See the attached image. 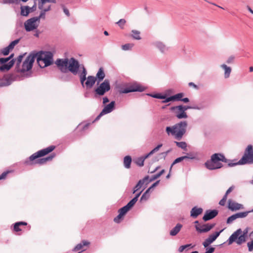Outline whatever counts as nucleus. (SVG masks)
I'll return each instance as SVG.
<instances>
[{
	"instance_id": "41",
	"label": "nucleus",
	"mask_w": 253,
	"mask_h": 253,
	"mask_svg": "<svg viewBox=\"0 0 253 253\" xmlns=\"http://www.w3.org/2000/svg\"><path fill=\"white\" fill-rule=\"evenodd\" d=\"M20 40L17 39L16 40H14V41L12 42L8 46H7L8 48L11 50L14 46L19 42Z\"/></svg>"
},
{
	"instance_id": "43",
	"label": "nucleus",
	"mask_w": 253,
	"mask_h": 253,
	"mask_svg": "<svg viewBox=\"0 0 253 253\" xmlns=\"http://www.w3.org/2000/svg\"><path fill=\"white\" fill-rule=\"evenodd\" d=\"M142 192V191L139 192L138 193H137L135 197H134L131 201H129V202L133 205L135 204V203L137 201L138 197L140 196L141 193Z\"/></svg>"
},
{
	"instance_id": "17",
	"label": "nucleus",
	"mask_w": 253,
	"mask_h": 253,
	"mask_svg": "<svg viewBox=\"0 0 253 253\" xmlns=\"http://www.w3.org/2000/svg\"><path fill=\"white\" fill-rule=\"evenodd\" d=\"M171 110L173 111L175 116L179 119L187 118L186 113L182 110V105L172 107L171 108Z\"/></svg>"
},
{
	"instance_id": "5",
	"label": "nucleus",
	"mask_w": 253,
	"mask_h": 253,
	"mask_svg": "<svg viewBox=\"0 0 253 253\" xmlns=\"http://www.w3.org/2000/svg\"><path fill=\"white\" fill-rule=\"evenodd\" d=\"M37 62L41 68H44L53 63V54L49 51H41L37 54Z\"/></svg>"
},
{
	"instance_id": "58",
	"label": "nucleus",
	"mask_w": 253,
	"mask_h": 253,
	"mask_svg": "<svg viewBox=\"0 0 253 253\" xmlns=\"http://www.w3.org/2000/svg\"><path fill=\"white\" fill-rule=\"evenodd\" d=\"M159 182H160V180L157 181L156 182H155L154 184H153L150 187H149V188H150V190L153 189L155 186L158 185V184H159Z\"/></svg>"
},
{
	"instance_id": "62",
	"label": "nucleus",
	"mask_w": 253,
	"mask_h": 253,
	"mask_svg": "<svg viewBox=\"0 0 253 253\" xmlns=\"http://www.w3.org/2000/svg\"><path fill=\"white\" fill-rule=\"evenodd\" d=\"M109 101L108 98L107 97H104L103 98V103L105 104L106 103Z\"/></svg>"
},
{
	"instance_id": "23",
	"label": "nucleus",
	"mask_w": 253,
	"mask_h": 253,
	"mask_svg": "<svg viewBox=\"0 0 253 253\" xmlns=\"http://www.w3.org/2000/svg\"><path fill=\"white\" fill-rule=\"evenodd\" d=\"M47 2L55 3L56 0H41L39 3V8L44 11H49L50 9V5H48L47 7H44V5Z\"/></svg>"
},
{
	"instance_id": "45",
	"label": "nucleus",
	"mask_w": 253,
	"mask_h": 253,
	"mask_svg": "<svg viewBox=\"0 0 253 253\" xmlns=\"http://www.w3.org/2000/svg\"><path fill=\"white\" fill-rule=\"evenodd\" d=\"M126 23V20L124 19H121L116 23V24H117L119 25V26L122 29L124 28V26Z\"/></svg>"
},
{
	"instance_id": "24",
	"label": "nucleus",
	"mask_w": 253,
	"mask_h": 253,
	"mask_svg": "<svg viewBox=\"0 0 253 253\" xmlns=\"http://www.w3.org/2000/svg\"><path fill=\"white\" fill-rule=\"evenodd\" d=\"M89 244L90 243L89 242L84 240L82 242V243L77 245V246L73 249V251L74 252H77L80 250H82V251H84L85 249H84V247L88 246Z\"/></svg>"
},
{
	"instance_id": "60",
	"label": "nucleus",
	"mask_w": 253,
	"mask_h": 253,
	"mask_svg": "<svg viewBox=\"0 0 253 253\" xmlns=\"http://www.w3.org/2000/svg\"><path fill=\"white\" fill-rule=\"evenodd\" d=\"M214 251V248H210L205 253H212Z\"/></svg>"
},
{
	"instance_id": "4",
	"label": "nucleus",
	"mask_w": 253,
	"mask_h": 253,
	"mask_svg": "<svg viewBox=\"0 0 253 253\" xmlns=\"http://www.w3.org/2000/svg\"><path fill=\"white\" fill-rule=\"evenodd\" d=\"M220 161L226 163L227 160L222 154L215 153L211 156V160L207 161L205 165L208 169L211 170L219 169L222 167Z\"/></svg>"
},
{
	"instance_id": "14",
	"label": "nucleus",
	"mask_w": 253,
	"mask_h": 253,
	"mask_svg": "<svg viewBox=\"0 0 253 253\" xmlns=\"http://www.w3.org/2000/svg\"><path fill=\"white\" fill-rule=\"evenodd\" d=\"M145 87L138 84H133L128 87L121 89L119 91L121 93H127L130 92L143 91L145 90Z\"/></svg>"
},
{
	"instance_id": "32",
	"label": "nucleus",
	"mask_w": 253,
	"mask_h": 253,
	"mask_svg": "<svg viewBox=\"0 0 253 253\" xmlns=\"http://www.w3.org/2000/svg\"><path fill=\"white\" fill-rule=\"evenodd\" d=\"M83 72L80 74V81L82 84L84 85V82L86 80V71L84 67H83Z\"/></svg>"
},
{
	"instance_id": "50",
	"label": "nucleus",
	"mask_w": 253,
	"mask_h": 253,
	"mask_svg": "<svg viewBox=\"0 0 253 253\" xmlns=\"http://www.w3.org/2000/svg\"><path fill=\"white\" fill-rule=\"evenodd\" d=\"M248 247L250 252H251L253 250V240L251 242L248 243Z\"/></svg>"
},
{
	"instance_id": "55",
	"label": "nucleus",
	"mask_w": 253,
	"mask_h": 253,
	"mask_svg": "<svg viewBox=\"0 0 253 253\" xmlns=\"http://www.w3.org/2000/svg\"><path fill=\"white\" fill-rule=\"evenodd\" d=\"M173 101L172 96L167 98L165 100L163 101V103H167L168 102Z\"/></svg>"
},
{
	"instance_id": "13",
	"label": "nucleus",
	"mask_w": 253,
	"mask_h": 253,
	"mask_svg": "<svg viewBox=\"0 0 253 253\" xmlns=\"http://www.w3.org/2000/svg\"><path fill=\"white\" fill-rule=\"evenodd\" d=\"M195 224H196L195 228L196 231L199 233H205L211 230L214 226V224H201L199 223L198 221H195L194 222Z\"/></svg>"
},
{
	"instance_id": "53",
	"label": "nucleus",
	"mask_w": 253,
	"mask_h": 253,
	"mask_svg": "<svg viewBox=\"0 0 253 253\" xmlns=\"http://www.w3.org/2000/svg\"><path fill=\"white\" fill-rule=\"evenodd\" d=\"M234 187L231 186L230 187L226 192L225 194L224 195H226L227 197V195L231 192L234 189Z\"/></svg>"
},
{
	"instance_id": "33",
	"label": "nucleus",
	"mask_w": 253,
	"mask_h": 253,
	"mask_svg": "<svg viewBox=\"0 0 253 253\" xmlns=\"http://www.w3.org/2000/svg\"><path fill=\"white\" fill-rule=\"evenodd\" d=\"M187 158H189V159H194L195 158L194 157H188V156H183V157H179L177 159H176L174 162L172 163L171 166V167L170 168V171H171V168H172V167L176 163H179L180 162H181L182 161H183V160L185 159H187Z\"/></svg>"
},
{
	"instance_id": "57",
	"label": "nucleus",
	"mask_w": 253,
	"mask_h": 253,
	"mask_svg": "<svg viewBox=\"0 0 253 253\" xmlns=\"http://www.w3.org/2000/svg\"><path fill=\"white\" fill-rule=\"evenodd\" d=\"M186 246H187L185 245L180 246L178 249V251L180 253L182 252L185 249H186Z\"/></svg>"
},
{
	"instance_id": "27",
	"label": "nucleus",
	"mask_w": 253,
	"mask_h": 253,
	"mask_svg": "<svg viewBox=\"0 0 253 253\" xmlns=\"http://www.w3.org/2000/svg\"><path fill=\"white\" fill-rule=\"evenodd\" d=\"M148 178L149 176H145L143 179L140 180L137 183V184L136 185V186L134 187L133 189V193H135L137 191L140 190L142 187V185L144 184V182L148 180Z\"/></svg>"
},
{
	"instance_id": "35",
	"label": "nucleus",
	"mask_w": 253,
	"mask_h": 253,
	"mask_svg": "<svg viewBox=\"0 0 253 253\" xmlns=\"http://www.w3.org/2000/svg\"><path fill=\"white\" fill-rule=\"evenodd\" d=\"M131 33H132L131 37L134 39L139 40L141 39V37L140 36V32L139 31L133 30H132Z\"/></svg>"
},
{
	"instance_id": "51",
	"label": "nucleus",
	"mask_w": 253,
	"mask_h": 253,
	"mask_svg": "<svg viewBox=\"0 0 253 253\" xmlns=\"http://www.w3.org/2000/svg\"><path fill=\"white\" fill-rule=\"evenodd\" d=\"M47 11H44V10H42L40 16L39 17H36L37 18H39V22L40 21V19L41 18H44L45 16V12Z\"/></svg>"
},
{
	"instance_id": "59",
	"label": "nucleus",
	"mask_w": 253,
	"mask_h": 253,
	"mask_svg": "<svg viewBox=\"0 0 253 253\" xmlns=\"http://www.w3.org/2000/svg\"><path fill=\"white\" fill-rule=\"evenodd\" d=\"M182 110H183V111L184 112H185V111H186L187 110H188V109H191L192 108V107H190V106H182Z\"/></svg>"
},
{
	"instance_id": "10",
	"label": "nucleus",
	"mask_w": 253,
	"mask_h": 253,
	"mask_svg": "<svg viewBox=\"0 0 253 253\" xmlns=\"http://www.w3.org/2000/svg\"><path fill=\"white\" fill-rule=\"evenodd\" d=\"M110 89V82L108 80H105L95 89V93L99 95H103L105 92Z\"/></svg>"
},
{
	"instance_id": "21",
	"label": "nucleus",
	"mask_w": 253,
	"mask_h": 253,
	"mask_svg": "<svg viewBox=\"0 0 253 253\" xmlns=\"http://www.w3.org/2000/svg\"><path fill=\"white\" fill-rule=\"evenodd\" d=\"M27 224L28 223L24 221L17 222L13 224V231L18 233V235H20L23 227L27 226Z\"/></svg>"
},
{
	"instance_id": "47",
	"label": "nucleus",
	"mask_w": 253,
	"mask_h": 253,
	"mask_svg": "<svg viewBox=\"0 0 253 253\" xmlns=\"http://www.w3.org/2000/svg\"><path fill=\"white\" fill-rule=\"evenodd\" d=\"M237 218H236V217L234 214L229 216L227 220V223L228 224H230L231 223H232L233 221H234L235 220H236Z\"/></svg>"
},
{
	"instance_id": "2",
	"label": "nucleus",
	"mask_w": 253,
	"mask_h": 253,
	"mask_svg": "<svg viewBox=\"0 0 253 253\" xmlns=\"http://www.w3.org/2000/svg\"><path fill=\"white\" fill-rule=\"evenodd\" d=\"M55 63L62 72L66 73L69 70L74 75L77 74L80 67L78 61L74 58L70 60L57 59Z\"/></svg>"
},
{
	"instance_id": "16",
	"label": "nucleus",
	"mask_w": 253,
	"mask_h": 253,
	"mask_svg": "<svg viewBox=\"0 0 253 253\" xmlns=\"http://www.w3.org/2000/svg\"><path fill=\"white\" fill-rule=\"evenodd\" d=\"M162 144L158 145L157 147L154 148L152 151H151L148 154L145 155L144 157L138 158L136 160V164L140 167L143 166L144 165V160L146 158H147L149 156L152 155L155 152H157L160 149V148L162 146Z\"/></svg>"
},
{
	"instance_id": "54",
	"label": "nucleus",
	"mask_w": 253,
	"mask_h": 253,
	"mask_svg": "<svg viewBox=\"0 0 253 253\" xmlns=\"http://www.w3.org/2000/svg\"><path fill=\"white\" fill-rule=\"evenodd\" d=\"M188 85L190 87H193L195 89H198V86L192 82H190L188 84Z\"/></svg>"
},
{
	"instance_id": "39",
	"label": "nucleus",
	"mask_w": 253,
	"mask_h": 253,
	"mask_svg": "<svg viewBox=\"0 0 253 253\" xmlns=\"http://www.w3.org/2000/svg\"><path fill=\"white\" fill-rule=\"evenodd\" d=\"M134 46L133 43H126L122 46V48L124 50L131 49Z\"/></svg>"
},
{
	"instance_id": "12",
	"label": "nucleus",
	"mask_w": 253,
	"mask_h": 253,
	"mask_svg": "<svg viewBox=\"0 0 253 253\" xmlns=\"http://www.w3.org/2000/svg\"><path fill=\"white\" fill-rule=\"evenodd\" d=\"M133 206L129 202L127 204L119 210V214L114 219V221L116 223H119L124 215L133 207Z\"/></svg>"
},
{
	"instance_id": "42",
	"label": "nucleus",
	"mask_w": 253,
	"mask_h": 253,
	"mask_svg": "<svg viewBox=\"0 0 253 253\" xmlns=\"http://www.w3.org/2000/svg\"><path fill=\"white\" fill-rule=\"evenodd\" d=\"M90 125V123H86L85 124L82 123L79 125L78 127H82V128L81 129V131H84V130L87 129Z\"/></svg>"
},
{
	"instance_id": "52",
	"label": "nucleus",
	"mask_w": 253,
	"mask_h": 253,
	"mask_svg": "<svg viewBox=\"0 0 253 253\" xmlns=\"http://www.w3.org/2000/svg\"><path fill=\"white\" fill-rule=\"evenodd\" d=\"M160 176L159 175L158 173L155 174V175H154L152 176V177L151 178V179H150L149 181L150 182H151L156 179H157L158 178H159Z\"/></svg>"
},
{
	"instance_id": "63",
	"label": "nucleus",
	"mask_w": 253,
	"mask_h": 253,
	"mask_svg": "<svg viewBox=\"0 0 253 253\" xmlns=\"http://www.w3.org/2000/svg\"><path fill=\"white\" fill-rule=\"evenodd\" d=\"M64 12L68 16H69V11L67 9L64 8Z\"/></svg>"
},
{
	"instance_id": "38",
	"label": "nucleus",
	"mask_w": 253,
	"mask_h": 253,
	"mask_svg": "<svg viewBox=\"0 0 253 253\" xmlns=\"http://www.w3.org/2000/svg\"><path fill=\"white\" fill-rule=\"evenodd\" d=\"M177 147L182 148V149L186 150L187 147V144L185 142H175Z\"/></svg>"
},
{
	"instance_id": "9",
	"label": "nucleus",
	"mask_w": 253,
	"mask_h": 253,
	"mask_svg": "<svg viewBox=\"0 0 253 253\" xmlns=\"http://www.w3.org/2000/svg\"><path fill=\"white\" fill-rule=\"evenodd\" d=\"M35 59V56L33 55H29L24 61L22 68L19 69V71L24 73L29 71L33 66V63Z\"/></svg>"
},
{
	"instance_id": "46",
	"label": "nucleus",
	"mask_w": 253,
	"mask_h": 253,
	"mask_svg": "<svg viewBox=\"0 0 253 253\" xmlns=\"http://www.w3.org/2000/svg\"><path fill=\"white\" fill-rule=\"evenodd\" d=\"M12 170H7L6 171L3 172L0 175V180L4 179L6 178L7 174L9 173L12 172Z\"/></svg>"
},
{
	"instance_id": "36",
	"label": "nucleus",
	"mask_w": 253,
	"mask_h": 253,
	"mask_svg": "<svg viewBox=\"0 0 253 253\" xmlns=\"http://www.w3.org/2000/svg\"><path fill=\"white\" fill-rule=\"evenodd\" d=\"M249 212L250 211L238 212V213H235V215L237 219L239 218H244L248 215Z\"/></svg>"
},
{
	"instance_id": "30",
	"label": "nucleus",
	"mask_w": 253,
	"mask_h": 253,
	"mask_svg": "<svg viewBox=\"0 0 253 253\" xmlns=\"http://www.w3.org/2000/svg\"><path fill=\"white\" fill-rule=\"evenodd\" d=\"M221 67L224 70V77L228 78L230 76V74L231 72V69L230 67H228L225 64L221 65Z\"/></svg>"
},
{
	"instance_id": "34",
	"label": "nucleus",
	"mask_w": 253,
	"mask_h": 253,
	"mask_svg": "<svg viewBox=\"0 0 253 253\" xmlns=\"http://www.w3.org/2000/svg\"><path fill=\"white\" fill-rule=\"evenodd\" d=\"M30 7L28 6H21V14L23 16H27L30 13Z\"/></svg>"
},
{
	"instance_id": "44",
	"label": "nucleus",
	"mask_w": 253,
	"mask_h": 253,
	"mask_svg": "<svg viewBox=\"0 0 253 253\" xmlns=\"http://www.w3.org/2000/svg\"><path fill=\"white\" fill-rule=\"evenodd\" d=\"M173 100H181V98L183 96V93H177L173 96H172Z\"/></svg>"
},
{
	"instance_id": "48",
	"label": "nucleus",
	"mask_w": 253,
	"mask_h": 253,
	"mask_svg": "<svg viewBox=\"0 0 253 253\" xmlns=\"http://www.w3.org/2000/svg\"><path fill=\"white\" fill-rule=\"evenodd\" d=\"M10 50L8 48V47H6L4 48H3L1 50V53L4 55H7L9 54V52H10Z\"/></svg>"
},
{
	"instance_id": "11",
	"label": "nucleus",
	"mask_w": 253,
	"mask_h": 253,
	"mask_svg": "<svg viewBox=\"0 0 253 253\" xmlns=\"http://www.w3.org/2000/svg\"><path fill=\"white\" fill-rule=\"evenodd\" d=\"M23 56L24 55H20L15 60L12 59L7 64L1 65L0 66V70L1 71L9 70L13 66L14 62L16 63L17 66H19L23 59Z\"/></svg>"
},
{
	"instance_id": "19",
	"label": "nucleus",
	"mask_w": 253,
	"mask_h": 253,
	"mask_svg": "<svg viewBox=\"0 0 253 253\" xmlns=\"http://www.w3.org/2000/svg\"><path fill=\"white\" fill-rule=\"evenodd\" d=\"M222 231V230H221L219 232H216L214 234L210 235L209 238L206 239V240L203 243V246L205 248L207 247L210 244H211L216 240Z\"/></svg>"
},
{
	"instance_id": "6",
	"label": "nucleus",
	"mask_w": 253,
	"mask_h": 253,
	"mask_svg": "<svg viewBox=\"0 0 253 253\" xmlns=\"http://www.w3.org/2000/svg\"><path fill=\"white\" fill-rule=\"evenodd\" d=\"M253 163V147L249 145L246 149L242 159L237 163H229L228 166L232 167L237 164L244 165Z\"/></svg>"
},
{
	"instance_id": "37",
	"label": "nucleus",
	"mask_w": 253,
	"mask_h": 253,
	"mask_svg": "<svg viewBox=\"0 0 253 253\" xmlns=\"http://www.w3.org/2000/svg\"><path fill=\"white\" fill-rule=\"evenodd\" d=\"M14 54H11L7 58H0V64H5V63L8 62L10 59H11L13 57Z\"/></svg>"
},
{
	"instance_id": "56",
	"label": "nucleus",
	"mask_w": 253,
	"mask_h": 253,
	"mask_svg": "<svg viewBox=\"0 0 253 253\" xmlns=\"http://www.w3.org/2000/svg\"><path fill=\"white\" fill-rule=\"evenodd\" d=\"M153 97L155 98H160V99L166 98V97L165 96L161 95L160 94H156V95H154Z\"/></svg>"
},
{
	"instance_id": "61",
	"label": "nucleus",
	"mask_w": 253,
	"mask_h": 253,
	"mask_svg": "<svg viewBox=\"0 0 253 253\" xmlns=\"http://www.w3.org/2000/svg\"><path fill=\"white\" fill-rule=\"evenodd\" d=\"M234 59V57L233 56H231L230 57L227 61V63H231Z\"/></svg>"
},
{
	"instance_id": "18",
	"label": "nucleus",
	"mask_w": 253,
	"mask_h": 253,
	"mask_svg": "<svg viewBox=\"0 0 253 253\" xmlns=\"http://www.w3.org/2000/svg\"><path fill=\"white\" fill-rule=\"evenodd\" d=\"M12 81V76L10 75H4L3 77L0 78V87L10 85Z\"/></svg>"
},
{
	"instance_id": "29",
	"label": "nucleus",
	"mask_w": 253,
	"mask_h": 253,
	"mask_svg": "<svg viewBox=\"0 0 253 253\" xmlns=\"http://www.w3.org/2000/svg\"><path fill=\"white\" fill-rule=\"evenodd\" d=\"M131 158L129 156H126L124 159V165L126 168L129 169L131 163Z\"/></svg>"
},
{
	"instance_id": "15",
	"label": "nucleus",
	"mask_w": 253,
	"mask_h": 253,
	"mask_svg": "<svg viewBox=\"0 0 253 253\" xmlns=\"http://www.w3.org/2000/svg\"><path fill=\"white\" fill-rule=\"evenodd\" d=\"M115 101H112L110 104L106 105L103 109L102 110L101 113L99 114V115L96 118L94 121L92 122V123L98 120L102 116L105 114L109 113L111 112L115 108Z\"/></svg>"
},
{
	"instance_id": "26",
	"label": "nucleus",
	"mask_w": 253,
	"mask_h": 253,
	"mask_svg": "<svg viewBox=\"0 0 253 253\" xmlns=\"http://www.w3.org/2000/svg\"><path fill=\"white\" fill-rule=\"evenodd\" d=\"M203 212L202 208H198L196 207L193 208L190 211L191 216L196 218L199 215L201 214Z\"/></svg>"
},
{
	"instance_id": "7",
	"label": "nucleus",
	"mask_w": 253,
	"mask_h": 253,
	"mask_svg": "<svg viewBox=\"0 0 253 253\" xmlns=\"http://www.w3.org/2000/svg\"><path fill=\"white\" fill-rule=\"evenodd\" d=\"M247 230L243 231L239 229L234 232L229 237L228 243L229 245L232 244L235 242L237 244L241 245L246 241V237L247 234Z\"/></svg>"
},
{
	"instance_id": "49",
	"label": "nucleus",
	"mask_w": 253,
	"mask_h": 253,
	"mask_svg": "<svg viewBox=\"0 0 253 253\" xmlns=\"http://www.w3.org/2000/svg\"><path fill=\"white\" fill-rule=\"evenodd\" d=\"M227 197L224 195L223 198L219 201V204L221 206H224L227 200Z\"/></svg>"
},
{
	"instance_id": "25",
	"label": "nucleus",
	"mask_w": 253,
	"mask_h": 253,
	"mask_svg": "<svg viewBox=\"0 0 253 253\" xmlns=\"http://www.w3.org/2000/svg\"><path fill=\"white\" fill-rule=\"evenodd\" d=\"M86 81L85 82V84L87 87H91L95 84L96 81V78L94 76H89L86 78Z\"/></svg>"
},
{
	"instance_id": "31",
	"label": "nucleus",
	"mask_w": 253,
	"mask_h": 253,
	"mask_svg": "<svg viewBox=\"0 0 253 253\" xmlns=\"http://www.w3.org/2000/svg\"><path fill=\"white\" fill-rule=\"evenodd\" d=\"M105 76V75L103 68H100L96 74V78H97L100 82L104 79Z\"/></svg>"
},
{
	"instance_id": "40",
	"label": "nucleus",
	"mask_w": 253,
	"mask_h": 253,
	"mask_svg": "<svg viewBox=\"0 0 253 253\" xmlns=\"http://www.w3.org/2000/svg\"><path fill=\"white\" fill-rule=\"evenodd\" d=\"M150 191V188H148L145 193L142 195V196L141 197L140 200L143 201V200H147L148 198H149V194L148 193Z\"/></svg>"
},
{
	"instance_id": "28",
	"label": "nucleus",
	"mask_w": 253,
	"mask_h": 253,
	"mask_svg": "<svg viewBox=\"0 0 253 253\" xmlns=\"http://www.w3.org/2000/svg\"><path fill=\"white\" fill-rule=\"evenodd\" d=\"M182 227V224L180 223L177 224L170 231L169 234L172 236L176 235L180 231Z\"/></svg>"
},
{
	"instance_id": "64",
	"label": "nucleus",
	"mask_w": 253,
	"mask_h": 253,
	"mask_svg": "<svg viewBox=\"0 0 253 253\" xmlns=\"http://www.w3.org/2000/svg\"><path fill=\"white\" fill-rule=\"evenodd\" d=\"M181 101L185 103H187L189 101V100L188 98H184L181 99Z\"/></svg>"
},
{
	"instance_id": "3",
	"label": "nucleus",
	"mask_w": 253,
	"mask_h": 253,
	"mask_svg": "<svg viewBox=\"0 0 253 253\" xmlns=\"http://www.w3.org/2000/svg\"><path fill=\"white\" fill-rule=\"evenodd\" d=\"M187 126L186 121H181L172 126H167L166 132L169 136H173L175 139L179 140L185 133Z\"/></svg>"
},
{
	"instance_id": "8",
	"label": "nucleus",
	"mask_w": 253,
	"mask_h": 253,
	"mask_svg": "<svg viewBox=\"0 0 253 253\" xmlns=\"http://www.w3.org/2000/svg\"><path fill=\"white\" fill-rule=\"evenodd\" d=\"M39 24V18H31L25 22L24 26L25 30L27 32L33 31L38 27Z\"/></svg>"
},
{
	"instance_id": "1",
	"label": "nucleus",
	"mask_w": 253,
	"mask_h": 253,
	"mask_svg": "<svg viewBox=\"0 0 253 253\" xmlns=\"http://www.w3.org/2000/svg\"><path fill=\"white\" fill-rule=\"evenodd\" d=\"M55 146L53 145L50 146L46 148L41 150L33 154L29 158L28 160H26L25 163L27 165H33L34 164L42 165L46 163L47 161H50L55 157V154H53L47 157L39 159L43 157L53 151Z\"/></svg>"
},
{
	"instance_id": "20",
	"label": "nucleus",
	"mask_w": 253,
	"mask_h": 253,
	"mask_svg": "<svg viewBox=\"0 0 253 253\" xmlns=\"http://www.w3.org/2000/svg\"><path fill=\"white\" fill-rule=\"evenodd\" d=\"M228 207L232 211H235L244 208L243 205L236 203L231 199L228 200Z\"/></svg>"
},
{
	"instance_id": "22",
	"label": "nucleus",
	"mask_w": 253,
	"mask_h": 253,
	"mask_svg": "<svg viewBox=\"0 0 253 253\" xmlns=\"http://www.w3.org/2000/svg\"><path fill=\"white\" fill-rule=\"evenodd\" d=\"M218 214V211L216 210L212 211H207L203 219L205 221H208L215 217Z\"/></svg>"
}]
</instances>
